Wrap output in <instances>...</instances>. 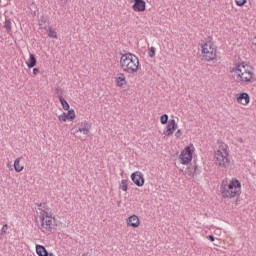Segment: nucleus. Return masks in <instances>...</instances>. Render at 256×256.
<instances>
[{
	"label": "nucleus",
	"instance_id": "obj_2",
	"mask_svg": "<svg viewBox=\"0 0 256 256\" xmlns=\"http://www.w3.org/2000/svg\"><path fill=\"white\" fill-rule=\"evenodd\" d=\"M120 67L124 73L135 75L141 69V63L135 54L126 53L120 58Z\"/></svg>",
	"mask_w": 256,
	"mask_h": 256
},
{
	"label": "nucleus",
	"instance_id": "obj_34",
	"mask_svg": "<svg viewBox=\"0 0 256 256\" xmlns=\"http://www.w3.org/2000/svg\"><path fill=\"white\" fill-rule=\"evenodd\" d=\"M0 3H1V0H0Z\"/></svg>",
	"mask_w": 256,
	"mask_h": 256
},
{
	"label": "nucleus",
	"instance_id": "obj_8",
	"mask_svg": "<svg viewBox=\"0 0 256 256\" xmlns=\"http://www.w3.org/2000/svg\"><path fill=\"white\" fill-rule=\"evenodd\" d=\"M131 179L137 187H143V185H145V177L143 176V173L139 171L132 173Z\"/></svg>",
	"mask_w": 256,
	"mask_h": 256
},
{
	"label": "nucleus",
	"instance_id": "obj_7",
	"mask_svg": "<svg viewBox=\"0 0 256 256\" xmlns=\"http://www.w3.org/2000/svg\"><path fill=\"white\" fill-rule=\"evenodd\" d=\"M179 161L182 165H188L193 161V145L186 146L179 155Z\"/></svg>",
	"mask_w": 256,
	"mask_h": 256
},
{
	"label": "nucleus",
	"instance_id": "obj_30",
	"mask_svg": "<svg viewBox=\"0 0 256 256\" xmlns=\"http://www.w3.org/2000/svg\"><path fill=\"white\" fill-rule=\"evenodd\" d=\"M33 75H39V68L33 69Z\"/></svg>",
	"mask_w": 256,
	"mask_h": 256
},
{
	"label": "nucleus",
	"instance_id": "obj_6",
	"mask_svg": "<svg viewBox=\"0 0 256 256\" xmlns=\"http://www.w3.org/2000/svg\"><path fill=\"white\" fill-rule=\"evenodd\" d=\"M201 57L202 61L207 63L217 62V47L213 45V42H206L201 45Z\"/></svg>",
	"mask_w": 256,
	"mask_h": 256
},
{
	"label": "nucleus",
	"instance_id": "obj_1",
	"mask_svg": "<svg viewBox=\"0 0 256 256\" xmlns=\"http://www.w3.org/2000/svg\"><path fill=\"white\" fill-rule=\"evenodd\" d=\"M231 73H234V79L237 83H255V73L251 66L245 65V63L238 64L231 70Z\"/></svg>",
	"mask_w": 256,
	"mask_h": 256
},
{
	"label": "nucleus",
	"instance_id": "obj_21",
	"mask_svg": "<svg viewBox=\"0 0 256 256\" xmlns=\"http://www.w3.org/2000/svg\"><path fill=\"white\" fill-rule=\"evenodd\" d=\"M128 187H129V184L127 183V180L123 179L120 183V189L122 191H127Z\"/></svg>",
	"mask_w": 256,
	"mask_h": 256
},
{
	"label": "nucleus",
	"instance_id": "obj_16",
	"mask_svg": "<svg viewBox=\"0 0 256 256\" xmlns=\"http://www.w3.org/2000/svg\"><path fill=\"white\" fill-rule=\"evenodd\" d=\"M127 83V79L125 78V74L121 73L119 74V77L116 78V85L118 87H123Z\"/></svg>",
	"mask_w": 256,
	"mask_h": 256
},
{
	"label": "nucleus",
	"instance_id": "obj_20",
	"mask_svg": "<svg viewBox=\"0 0 256 256\" xmlns=\"http://www.w3.org/2000/svg\"><path fill=\"white\" fill-rule=\"evenodd\" d=\"M48 37L52 38V39H57V32H55V30H53V28H48Z\"/></svg>",
	"mask_w": 256,
	"mask_h": 256
},
{
	"label": "nucleus",
	"instance_id": "obj_14",
	"mask_svg": "<svg viewBox=\"0 0 256 256\" xmlns=\"http://www.w3.org/2000/svg\"><path fill=\"white\" fill-rule=\"evenodd\" d=\"M49 252L47 251V248H45V246L43 245H36V254L38 256H47Z\"/></svg>",
	"mask_w": 256,
	"mask_h": 256
},
{
	"label": "nucleus",
	"instance_id": "obj_32",
	"mask_svg": "<svg viewBox=\"0 0 256 256\" xmlns=\"http://www.w3.org/2000/svg\"><path fill=\"white\" fill-rule=\"evenodd\" d=\"M46 256H55V254H53L52 252H48Z\"/></svg>",
	"mask_w": 256,
	"mask_h": 256
},
{
	"label": "nucleus",
	"instance_id": "obj_27",
	"mask_svg": "<svg viewBox=\"0 0 256 256\" xmlns=\"http://www.w3.org/2000/svg\"><path fill=\"white\" fill-rule=\"evenodd\" d=\"M235 2L238 7H243L247 3V0H235Z\"/></svg>",
	"mask_w": 256,
	"mask_h": 256
},
{
	"label": "nucleus",
	"instance_id": "obj_5",
	"mask_svg": "<svg viewBox=\"0 0 256 256\" xmlns=\"http://www.w3.org/2000/svg\"><path fill=\"white\" fill-rule=\"evenodd\" d=\"M227 144H220L218 150L215 152V165L220 169H227L229 167V152L227 151Z\"/></svg>",
	"mask_w": 256,
	"mask_h": 256
},
{
	"label": "nucleus",
	"instance_id": "obj_18",
	"mask_svg": "<svg viewBox=\"0 0 256 256\" xmlns=\"http://www.w3.org/2000/svg\"><path fill=\"white\" fill-rule=\"evenodd\" d=\"M59 101L64 111H69V103L67 102V100H65V98H63V96H59Z\"/></svg>",
	"mask_w": 256,
	"mask_h": 256
},
{
	"label": "nucleus",
	"instance_id": "obj_11",
	"mask_svg": "<svg viewBox=\"0 0 256 256\" xmlns=\"http://www.w3.org/2000/svg\"><path fill=\"white\" fill-rule=\"evenodd\" d=\"M126 223H127L128 227H134V229H135V228L139 227V225H141V220L139 219V216L132 215V216L128 217V219L126 220Z\"/></svg>",
	"mask_w": 256,
	"mask_h": 256
},
{
	"label": "nucleus",
	"instance_id": "obj_13",
	"mask_svg": "<svg viewBox=\"0 0 256 256\" xmlns=\"http://www.w3.org/2000/svg\"><path fill=\"white\" fill-rule=\"evenodd\" d=\"M236 100L238 103H241V105H249L251 98L246 92H242L240 94H237Z\"/></svg>",
	"mask_w": 256,
	"mask_h": 256
},
{
	"label": "nucleus",
	"instance_id": "obj_24",
	"mask_svg": "<svg viewBox=\"0 0 256 256\" xmlns=\"http://www.w3.org/2000/svg\"><path fill=\"white\" fill-rule=\"evenodd\" d=\"M4 27L7 31H11V20L6 19L4 22Z\"/></svg>",
	"mask_w": 256,
	"mask_h": 256
},
{
	"label": "nucleus",
	"instance_id": "obj_12",
	"mask_svg": "<svg viewBox=\"0 0 256 256\" xmlns=\"http://www.w3.org/2000/svg\"><path fill=\"white\" fill-rule=\"evenodd\" d=\"M146 6H147V3L145 2V0H134L132 9L133 11H136V12H143L145 11Z\"/></svg>",
	"mask_w": 256,
	"mask_h": 256
},
{
	"label": "nucleus",
	"instance_id": "obj_26",
	"mask_svg": "<svg viewBox=\"0 0 256 256\" xmlns=\"http://www.w3.org/2000/svg\"><path fill=\"white\" fill-rule=\"evenodd\" d=\"M58 119H59V121H67V119H69V118L67 116V113L64 112L58 116Z\"/></svg>",
	"mask_w": 256,
	"mask_h": 256
},
{
	"label": "nucleus",
	"instance_id": "obj_15",
	"mask_svg": "<svg viewBox=\"0 0 256 256\" xmlns=\"http://www.w3.org/2000/svg\"><path fill=\"white\" fill-rule=\"evenodd\" d=\"M26 65H27L28 69H33V67H35V65H37V58H35L34 54H30V57H29Z\"/></svg>",
	"mask_w": 256,
	"mask_h": 256
},
{
	"label": "nucleus",
	"instance_id": "obj_33",
	"mask_svg": "<svg viewBox=\"0 0 256 256\" xmlns=\"http://www.w3.org/2000/svg\"><path fill=\"white\" fill-rule=\"evenodd\" d=\"M240 143H243V138H239Z\"/></svg>",
	"mask_w": 256,
	"mask_h": 256
},
{
	"label": "nucleus",
	"instance_id": "obj_19",
	"mask_svg": "<svg viewBox=\"0 0 256 256\" xmlns=\"http://www.w3.org/2000/svg\"><path fill=\"white\" fill-rule=\"evenodd\" d=\"M201 174V168H199V166H195L193 168V171H190L188 173L189 177H197V175Z\"/></svg>",
	"mask_w": 256,
	"mask_h": 256
},
{
	"label": "nucleus",
	"instance_id": "obj_25",
	"mask_svg": "<svg viewBox=\"0 0 256 256\" xmlns=\"http://www.w3.org/2000/svg\"><path fill=\"white\" fill-rule=\"evenodd\" d=\"M148 55H149V57H151V59H153V57H155V47L149 48Z\"/></svg>",
	"mask_w": 256,
	"mask_h": 256
},
{
	"label": "nucleus",
	"instance_id": "obj_22",
	"mask_svg": "<svg viewBox=\"0 0 256 256\" xmlns=\"http://www.w3.org/2000/svg\"><path fill=\"white\" fill-rule=\"evenodd\" d=\"M167 121H169V115L163 114V115L160 117V123H161L162 125H167Z\"/></svg>",
	"mask_w": 256,
	"mask_h": 256
},
{
	"label": "nucleus",
	"instance_id": "obj_17",
	"mask_svg": "<svg viewBox=\"0 0 256 256\" xmlns=\"http://www.w3.org/2000/svg\"><path fill=\"white\" fill-rule=\"evenodd\" d=\"M21 158H17L14 161V169L16 171V173H21V171H23V166H21Z\"/></svg>",
	"mask_w": 256,
	"mask_h": 256
},
{
	"label": "nucleus",
	"instance_id": "obj_29",
	"mask_svg": "<svg viewBox=\"0 0 256 256\" xmlns=\"http://www.w3.org/2000/svg\"><path fill=\"white\" fill-rule=\"evenodd\" d=\"M181 135H183V132H181V130H177L175 133V137H177L179 139V137H181Z\"/></svg>",
	"mask_w": 256,
	"mask_h": 256
},
{
	"label": "nucleus",
	"instance_id": "obj_23",
	"mask_svg": "<svg viewBox=\"0 0 256 256\" xmlns=\"http://www.w3.org/2000/svg\"><path fill=\"white\" fill-rule=\"evenodd\" d=\"M66 115L70 121H73V119H75V110L73 109L69 110Z\"/></svg>",
	"mask_w": 256,
	"mask_h": 256
},
{
	"label": "nucleus",
	"instance_id": "obj_4",
	"mask_svg": "<svg viewBox=\"0 0 256 256\" xmlns=\"http://www.w3.org/2000/svg\"><path fill=\"white\" fill-rule=\"evenodd\" d=\"M38 209L41 211V224L39 226L40 231L46 234L53 233V213H51V209L47 207V204L45 203H40L38 205Z\"/></svg>",
	"mask_w": 256,
	"mask_h": 256
},
{
	"label": "nucleus",
	"instance_id": "obj_3",
	"mask_svg": "<svg viewBox=\"0 0 256 256\" xmlns=\"http://www.w3.org/2000/svg\"><path fill=\"white\" fill-rule=\"evenodd\" d=\"M220 193L224 199H234L241 195V182L237 178L230 181L224 180L220 185Z\"/></svg>",
	"mask_w": 256,
	"mask_h": 256
},
{
	"label": "nucleus",
	"instance_id": "obj_31",
	"mask_svg": "<svg viewBox=\"0 0 256 256\" xmlns=\"http://www.w3.org/2000/svg\"><path fill=\"white\" fill-rule=\"evenodd\" d=\"M208 239H209V241H211L213 243V241H215V236L209 235Z\"/></svg>",
	"mask_w": 256,
	"mask_h": 256
},
{
	"label": "nucleus",
	"instance_id": "obj_9",
	"mask_svg": "<svg viewBox=\"0 0 256 256\" xmlns=\"http://www.w3.org/2000/svg\"><path fill=\"white\" fill-rule=\"evenodd\" d=\"M91 131V123L88 121H83L78 124L77 133H83V135H89Z\"/></svg>",
	"mask_w": 256,
	"mask_h": 256
},
{
	"label": "nucleus",
	"instance_id": "obj_28",
	"mask_svg": "<svg viewBox=\"0 0 256 256\" xmlns=\"http://www.w3.org/2000/svg\"><path fill=\"white\" fill-rule=\"evenodd\" d=\"M8 229H9V226L7 224H4L2 229H1V234L5 235V233H7Z\"/></svg>",
	"mask_w": 256,
	"mask_h": 256
},
{
	"label": "nucleus",
	"instance_id": "obj_10",
	"mask_svg": "<svg viewBox=\"0 0 256 256\" xmlns=\"http://www.w3.org/2000/svg\"><path fill=\"white\" fill-rule=\"evenodd\" d=\"M175 129H177V123H175V119H172L168 122L164 135H166V137H171V135L175 133Z\"/></svg>",
	"mask_w": 256,
	"mask_h": 256
}]
</instances>
